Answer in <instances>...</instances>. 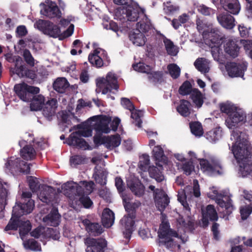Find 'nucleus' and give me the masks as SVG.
Segmentation results:
<instances>
[{
	"label": "nucleus",
	"mask_w": 252,
	"mask_h": 252,
	"mask_svg": "<svg viewBox=\"0 0 252 252\" xmlns=\"http://www.w3.org/2000/svg\"><path fill=\"white\" fill-rule=\"evenodd\" d=\"M244 134L236 129L233 131L231 139L235 140L232 151L239 165V173L246 177L252 172V146L243 137Z\"/></svg>",
	"instance_id": "1"
},
{
	"label": "nucleus",
	"mask_w": 252,
	"mask_h": 252,
	"mask_svg": "<svg viewBox=\"0 0 252 252\" xmlns=\"http://www.w3.org/2000/svg\"><path fill=\"white\" fill-rule=\"evenodd\" d=\"M14 89L21 99L24 101L31 102V110L38 111L43 108L45 101L44 96L41 94L33 95L39 92V88L23 83L15 85Z\"/></svg>",
	"instance_id": "2"
},
{
	"label": "nucleus",
	"mask_w": 252,
	"mask_h": 252,
	"mask_svg": "<svg viewBox=\"0 0 252 252\" xmlns=\"http://www.w3.org/2000/svg\"><path fill=\"white\" fill-rule=\"evenodd\" d=\"M115 4L122 5L115 10L114 18L122 22L126 21L135 22L140 16H144L140 8L133 3L132 0H113Z\"/></svg>",
	"instance_id": "3"
},
{
	"label": "nucleus",
	"mask_w": 252,
	"mask_h": 252,
	"mask_svg": "<svg viewBox=\"0 0 252 252\" xmlns=\"http://www.w3.org/2000/svg\"><path fill=\"white\" fill-rule=\"evenodd\" d=\"M21 216L18 214H14L12 211V216L8 222L7 225L5 226L4 230L8 231L9 230H16L19 228V233L22 240L24 236L28 234L31 229V225L29 220L23 221L20 219Z\"/></svg>",
	"instance_id": "4"
},
{
	"label": "nucleus",
	"mask_w": 252,
	"mask_h": 252,
	"mask_svg": "<svg viewBox=\"0 0 252 252\" xmlns=\"http://www.w3.org/2000/svg\"><path fill=\"white\" fill-rule=\"evenodd\" d=\"M97 88L101 90L102 94H105L112 90L118 91L119 85L116 75L111 72H108L105 78L99 77L96 79Z\"/></svg>",
	"instance_id": "5"
},
{
	"label": "nucleus",
	"mask_w": 252,
	"mask_h": 252,
	"mask_svg": "<svg viewBox=\"0 0 252 252\" xmlns=\"http://www.w3.org/2000/svg\"><path fill=\"white\" fill-rule=\"evenodd\" d=\"M201 170L210 176L221 175L223 173V168L221 163L218 160L209 161L206 159H199Z\"/></svg>",
	"instance_id": "6"
},
{
	"label": "nucleus",
	"mask_w": 252,
	"mask_h": 252,
	"mask_svg": "<svg viewBox=\"0 0 252 252\" xmlns=\"http://www.w3.org/2000/svg\"><path fill=\"white\" fill-rule=\"evenodd\" d=\"M6 170L11 173H23L29 174L30 172V164L22 160L20 158H16L13 160L11 158L8 159L5 164Z\"/></svg>",
	"instance_id": "7"
},
{
	"label": "nucleus",
	"mask_w": 252,
	"mask_h": 252,
	"mask_svg": "<svg viewBox=\"0 0 252 252\" xmlns=\"http://www.w3.org/2000/svg\"><path fill=\"white\" fill-rule=\"evenodd\" d=\"M28 183L30 189L33 192L37 194L38 198L43 202H47V187L41 184L36 178L30 176L28 177Z\"/></svg>",
	"instance_id": "8"
},
{
	"label": "nucleus",
	"mask_w": 252,
	"mask_h": 252,
	"mask_svg": "<svg viewBox=\"0 0 252 252\" xmlns=\"http://www.w3.org/2000/svg\"><path fill=\"white\" fill-rule=\"evenodd\" d=\"M208 196L211 199L215 200L220 207L225 208L223 218L226 220H228V216L232 213L234 209L231 199L229 198L226 201H224L222 198L221 194H219L216 190L209 192Z\"/></svg>",
	"instance_id": "9"
},
{
	"label": "nucleus",
	"mask_w": 252,
	"mask_h": 252,
	"mask_svg": "<svg viewBox=\"0 0 252 252\" xmlns=\"http://www.w3.org/2000/svg\"><path fill=\"white\" fill-rule=\"evenodd\" d=\"M84 243L87 246V252H104V249L107 245L105 239L101 238L95 239L88 237L85 239Z\"/></svg>",
	"instance_id": "10"
},
{
	"label": "nucleus",
	"mask_w": 252,
	"mask_h": 252,
	"mask_svg": "<svg viewBox=\"0 0 252 252\" xmlns=\"http://www.w3.org/2000/svg\"><path fill=\"white\" fill-rule=\"evenodd\" d=\"M219 219L218 213L213 205H208L205 210H202V218L201 226L206 228L209 224V221L214 222Z\"/></svg>",
	"instance_id": "11"
},
{
	"label": "nucleus",
	"mask_w": 252,
	"mask_h": 252,
	"mask_svg": "<svg viewBox=\"0 0 252 252\" xmlns=\"http://www.w3.org/2000/svg\"><path fill=\"white\" fill-rule=\"evenodd\" d=\"M247 68V65L244 63L228 62L225 65L228 75L232 78L243 77Z\"/></svg>",
	"instance_id": "12"
},
{
	"label": "nucleus",
	"mask_w": 252,
	"mask_h": 252,
	"mask_svg": "<svg viewBox=\"0 0 252 252\" xmlns=\"http://www.w3.org/2000/svg\"><path fill=\"white\" fill-rule=\"evenodd\" d=\"M15 62V72L19 77H26L31 79H34L36 77V75L34 70L29 69L21 64L22 62L21 58L18 57Z\"/></svg>",
	"instance_id": "13"
},
{
	"label": "nucleus",
	"mask_w": 252,
	"mask_h": 252,
	"mask_svg": "<svg viewBox=\"0 0 252 252\" xmlns=\"http://www.w3.org/2000/svg\"><path fill=\"white\" fill-rule=\"evenodd\" d=\"M135 217L127 215L124 216L120 220V224L125 228L123 235L126 239H130L134 230Z\"/></svg>",
	"instance_id": "14"
},
{
	"label": "nucleus",
	"mask_w": 252,
	"mask_h": 252,
	"mask_svg": "<svg viewBox=\"0 0 252 252\" xmlns=\"http://www.w3.org/2000/svg\"><path fill=\"white\" fill-rule=\"evenodd\" d=\"M203 38L208 40L210 46L212 47L219 46L222 43V37L218 29H212L210 31H204Z\"/></svg>",
	"instance_id": "15"
},
{
	"label": "nucleus",
	"mask_w": 252,
	"mask_h": 252,
	"mask_svg": "<svg viewBox=\"0 0 252 252\" xmlns=\"http://www.w3.org/2000/svg\"><path fill=\"white\" fill-rule=\"evenodd\" d=\"M169 222L167 220H162L158 231V236L160 239H167L169 237L178 238L177 232L170 228Z\"/></svg>",
	"instance_id": "16"
},
{
	"label": "nucleus",
	"mask_w": 252,
	"mask_h": 252,
	"mask_svg": "<svg viewBox=\"0 0 252 252\" xmlns=\"http://www.w3.org/2000/svg\"><path fill=\"white\" fill-rule=\"evenodd\" d=\"M34 207V201L29 199L27 202H25L22 204H17L13 208L14 214H18L20 216L31 213Z\"/></svg>",
	"instance_id": "17"
},
{
	"label": "nucleus",
	"mask_w": 252,
	"mask_h": 252,
	"mask_svg": "<svg viewBox=\"0 0 252 252\" xmlns=\"http://www.w3.org/2000/svg\"><path fill=\"white\" fill-rule=\"evenodd\" d=\"M62 17L61 10L56 2L48 0V19L53 20V21H57V23Z\"/></svg>",
	"instance_id": "18"
},
{
	"label": "nucleus",
	"mask_w": 252,
	"mask_h": 252,
	"mask_svg": "<svg viewBox=\"0 0 252 252\" xmlns=\"http://www.w3.org/2000/svg\"><path fill=\"white\" fill-rule=\"evenodd\" d=\"M123 203L127 215L136 217V210L141 203L139 202H132L131 198L127 195L123 196Z\"/></svg>",
	"instance_id": "19"
},
{
	"label": "nucleus",
	"mask_w": 252,
	"mask_h": 252,
	"mask_svg": "<svg viewBox=\"0 0 252 252\" xmlns=\"http://www.w3.org/2000/svg\"><path fill=\"white\" fill-rule=\"evenodd\" d=\"M82 222L86 230L94 236H98L103 232L102 227L98 223L92 222L88 219L83 220Z\"/></svg>",
	"instance_id": "20"
},
{
	"label": "nucleus",
	"mask_w": 252,
	"mask_h": 252,
	"mask_svg": "<svg viewBox=\"0 0 252 252\" xmlns=\"http://www.w3.org/2000/svg\"><path fill=\"white\" fill-rule=\"evenodd\" d=\"M246 116L245 114L237 112L235 110L229 117L226 119V123L230 128L235 126L240 122H245Z\"/></svg>",
	"instance_id": "21"
},
{
	"label": "nucleus",
	"mask_w": 252,
	"mask_h": 252,
	"mask_svg": "<svg viewBox=\"0 0 252 252\" xmlns=\"http://www.w3.org/2000/svg\"><path fill=\"white\" fill-rule=\"evenodd\" d=\"M111 121V118L106 116H103L101 119L94 125V129L96 133H108L110 131L109 124Z\"/></svg>",
	"instance_id": "22"
},
{
	"label": "nucleus",
	"mask_w": 252,
	"mask_h": 252,
	"mask_svg": "<svg viewBox=\"0 0 252 252\" xmlns=\"http://www.w3.org/2000/svg\"><path fill=\"white\" fill-rule=\"evenodd\" d=\"M129 38L132 43L136 46H141L145 44L146 38L139 29H135L129 34Z\"/></svg>",
	"instance_id": "23"
},
{
	"label": "nucleus",
	"mask_w": 252,
	"mask_h": 252,
	"mask_svg": "<svg viewBox=\"0 0 252 252\" xmlns=\"http://www.w3.org/2000/svg\"><path fill=\"white\" fill-rule=\"evenodd\" d=\"M224 49L226 54L235 58L238 55L240 48L235 41L229 39L224 45Z\"/></svg>",
	"instance_id": "24"
},
{
	"label": "nucleus",
	"mask_w": 252,
	"mask_h": 252,
	"mask_svg": "<svg viewBox=\"0 0 252 252\" xmlns=\"http://www.w3.org/2000/svg\"><path fill=\"white\" fill-rule=\"evenodd\" d=\"M217 19L220 24L227 29H232L235 26L234 18L228 14H221L217 16Z\"/></svg>",
	"instance_id": "25"
},
{
	"label": "nucleus",
	"mask_w": 252,
	"mask_h": 252,
	"mask_svg": "<svg viewBox=\"0 0 252 252\" xmlns=\"http://www.w3.org/2000/svg\"><path fill=\"white\" fill-rule=\"evenodd\" d=\"M115 216L113 212L109 208H106L103 211L101 221L104 227H110L114 222Z\"/></svg>",
	"instance_id": "26"
},
{
	"label": "nucleus",
	"mask_w": 252,
	"mask_h": 252,
	"mask_svg": "<svg viewBox=\"0 0 252 252\" xmlns=\"http://www.w3.org/2000/svg\"><path fill=\"white\" fill-rule=\"evenodd\" d=\"M189 98L197 108H201L204 103L203 95L198 89H193L192 93L189 94Z\"/></svg>",
	"instance_id": "27"
},
{
	"label": "nucleus",
	"mask_w": 252,
	"mask_h": 252,
	"mask_svg": "<svg viewBox=\"0 0 252 252\" xmlns=\"http://www.w3.org/2000/svg\"><path fill=\"white\" fill-rule=\"evenodd\" d=\"M69 145H73L79 148H85L87 143L83 138L78 136V132L72 133L67 139Z\"/></svg>",
	"instance_id": "28"
},
{
	"label": "nucleus",
	"mask_w": 252,
	"mask_h": 252,
	"mask_svg": "<svg viewBox=\"0 0 252 252\" xmlns=\"http://www.w3.org/2000/svg\"><path fill=\"white\" fill-rule=\"evenodd\" d=\"M69 86V84L68 81L64 77L58 78L53 84L54 89L61 94L65 93Z\"/></svg>",
	"instance_id": "29"
},
{
	"label": "nucleus",
	"mask_w": 252,
	"mask_h": 252,
	"mask_svg": "<svg viewBox=\"0 0 252 252\" xmlns=\"http://www.w3.org/2000/svg\"><path fill=\"white\" fill-rule=\"evenodd\" d=\"M100 48L94 50L93 53L90 54L88 57L89 62L96 67H100L103 65V59L98 55L100 53Z\"/></svg>",
	"instance_id": "30"
},
{
	"label": "nucleus",
	"mask_w": 252,
	"mask_h": 252,
	"mask_svg": "<svg viewBox=\"0 0 252 252\" xmlns=\"http://www.w3.org/2000/svg\"><path fill=\"white\" fill-rule=\"evenodd\" d=\"M158 166L160 168L153 165L149 166L147 170L151 178L155 179L158 182H161L164 178L162 172L163 167L162 165Z\"/></svg>",
	"instance_id": "31"
},
{
	"label": "nucleus",
	"mask_w": 252,
	"mask_h": 252,
	"mask_svg": "<svg viewBox=\"0 0 252 252\" xmlns=\"http://www.w3.org/2000/svg\"><path fill=\"white\" fill-rule=\"evenodd\" d=\"M190 102L186 99H181L180 104L177 107V112L182 116L187 117L190 114Z\"/></svg>",
	"instance_id": "32"
},
{
	"label": "nucleus",
	"mask_w": 252,
	"mask_h": 252,
	"mask_svg": "<svg viewBox=\"0 0 252 252\" xmlns=\"http://www.w3.org/2000/svg\"><path fill=\"white\" fill-rule=\"evenodd\" d=\"M127 185L130 190L136 196L141 197L144 194L145 187L140 182L131 181Z\"/></svg>",
	"instance_id": "33"
},
{
	"label": "nucleus",
	"mask_w": 252,
	"mask_h": 252,
	"mask_svg": "<svg viewBox=\"0 0 252 252\" xmlns=\"http://www.w3.org/2000/svg\"><path fill=\"white\" fill-rule=\"evenodd\" d=\"M61 216L59 213L58 209L53 207L50 214H48V225L56 227L58 226L61 221Z\"/></svg>",
	"instance_id": "34"
},
{
	"label": "nucleus",
	"mask_w": 252,
	"mask_h": 252,
	"mask_svg": "<svg viewBox=\"0 0 252 252\" xmlns=\"http://www.w3.org/2000/svg\"><path fill=\"white\" fill-rule=\"evenodd\" d=\"M106 148L108 149H112L118 147L121 142V137L120 135L117 133L110 136H107Z\"/></svg>",
	"instance_id": "35"
},
{
	"label": "nucleus",
	"mask_w": 252,
	"mask_h": 252,
	"mask_svg": "<svg viewBox=\"0 0 252 252\" xmlns=\"http://www.w3.org/2000/svg\"><path fill=\"white\" fill-rule=\"evenodd\" d=\"M222 135V128L220 127H215L206 133V138L211 142H214L220 139Z\"/></svg>",
	"instance_id": "36"
},
{
	"label": "nucleus",
	"mask_w": 252,
	"mask_h": 252,
	"mask_svg": "<svg viewBox=\"0 0 252 252\" xmlns=\"http://www.w3.org/2000/svg\"><path fill=\"white\" fill-rule=\"evenodd\" d=\"M21 157L25 160H32L35 158L36 152L31 145H26L20 151Z\"/></svg>",
	"instance_id": "37"
},
{
	"label": "nucleus",
	"mask_w": 252,
	"mask_h": 252,
	"mask_svg": "<svg viewBox=\"0 0 252 252\" xmlns=\"http://www.w3.org/2000/svg\"><path fill=\"white\" fill-rule=\"evenodd\" d=\"M55 23L48 20V35L54 38H57L61 35L60 28L58 25L59 22L54 21Z\"/></svg>",
	"instance_id": "38"
},
{
	"label": "nucleus",
	"mask_w": 252,
	"mask_h": 252,
	"mask_svg": "<svg viewBox=\"0 0 252 252\" xmlns=\"http://www.w3.org/2000/svg\"><path fill=\"white\" fill-rule=\"evenodd\" d=\"M153 155L156 161L165 162L167 158L164 155L163 149L160 146H155L153 150Z\"/></svg>",
	"instance_id": "39"
},
{
	"label": "nucleus",
	"mask_w": 252,
	"mask_h": 252,
	"mask_svg": "<svg viewBox=\"0 0 252 252\" xmlns=\"http://www.w3.org/2000/svg\"><path fill=\"white\" fill-rule=\"evenodd\" d=\"M223 7L225 10L233 15L238 14L240 10V5L237 0L234 2L224 3Z\"/></svg>",
	"instance_id": "40"
},
{
	"label": "nucleus",
	"mask_w": 252,
	"mask_h": 252,
	"mask_svg": "<svg viewBox=\"0 0 252 252\" xmlns=\"http://www.w3.org/2000/svg\"><path fill=\"white\" fill-rule=\"evenodd\" d=\"M58 118L61 121L63 124L67 125H70L71 124L70 119L73 117L75 118L74 113H71L69 111H62L58 113Z\"/></svg>",
	"instance_id": "41"
},
{
	"label": "nucleus",
	"mask_w": 252,
	"mask_h": 252,
	"mask_svg": "<svg viewBox=\"0 0 252 252\" xmlns=\"http://www.w3.org/2000/svg\"><path fill=\"white\" fill-rule=\"evenodd\" d=\"M189 19V16L186 13L179 16L178 18H174L172 21V26L175 30H178L182 24L186 23Z\"/></svg>",
	"instance_id": "42"
},
{
	"label": "nucleus",
	"mask_w": 252,
	"mask_h": 252,
	"mask_svg": "<svg viewBox=\"0 0 252 252\" xmlns=\"http://www.w3.org/2000/svg\"><path fill=\"white\" fill-rule=\"evenodd\" d=\"M194 65L198 71L201 72L207 73L209 71V68L206 63V59L203 58L196 59L194 63Z\"/></svg>",
	"instance_id": "43"
},
{
	"label": "nucleus",
	"mask_w": 252,
	"mask_h": 252,
	"mask_svg": "<svg viewBox=\"0 0 252 252\" xmlns=\"http://www.w3.org/2000/svg\"><path fill=\"white\" fill-rule=\"evenodd\" d=\"M189 127L191 133L196 136L199 137L203 135V128L200 122H194L190 123Z\"/></svg>",
	"instance_id": "44"
},
{
	"label": "nucleus",
	"mask_w": 252,
	"mask_h": 252,
	"mask_svg": "<svg viewBox=\"0 0 252 252\" xmlns=\"http://www.w3.org/2000/svg\"><path fill=\"white\" fill-rule=\"evenodd\" d=\"M148 78L149 81L155 84L161 83L163 81V73L162 71L150 72Z\"/></svg>",
	"instance_id": "45"
},
{
	"label": "nucleus",
	"mask_w": 252,
	"mask_h": 252,
	"mask_svg": "<svg viewBox=\"0 0 252 252\" xmlns=\"http://www.w3.org/2000/svg\"><path fill=\"white\" fill-rule=\"evenodd\" d=\"M76 183L74 182H67L62 186V189L64 193L70 197L72 194L75 193Z\"/></svg>",
	"instance_id": "46"
},
{
	"label": "nucleus",
	"mask_w": 252,
	"mask_h": 252,
	"mask_svg": "<svg viewBox=\"0 0 252 252\" xmlns=\"http://www.w3.org/2000/svg\"><path fill=\"white\" fill-rule=\"evenodd\" d=\"M23 240V245L26 249H29L34 251H41L40 245L34 239H31L28 241Z\"/></svg>",
	"instance_id": "47"
},
{
	"label": "nucleus",
	"mask_w": 252,
	"mask_h": 252,
	"mask_svg": "<svg viewBox=\"0 0 252 252\" xmlns=\"http://www.w3.org/2000/svg\"><path fill=\"white\" fill-rule=\"evenodd\" d=\"M192 91L193 89L190 82L188 80H186L180 87L178 92L182 95H189Z\"/></svg>",
	"instance_id": "48"
},
{
	"label": "nucleus",
	"mask_w": 252,
	"mask_h": 252,
	"mask_svg": "<svg viewBox=\"0 0 252 252\" xmlns=\"http://www.w3.org/2000/svg\"><path fill=\"white\" fill-rule=\"evenodd\" d=\"M163 42L168 54L170 56H176L178 53V51L176 49L173 42L167 38L164 39Z\"/></svg>",
	"instance_id": "49"
},
{
	"label": "nucleus",
	"mask_w": 252,
	"mask_h": 252,
	"mask_svg": "<svg viewBox=\"0 0 252 252\" xmlns=\"http://www.w3.org/2000/svg\"><path fill=\"white\" fill-rule=\"evenodd\" d=\"M240 213L243 220H246L252 213V204H246V205L241 206L240 209Z\"/></svg>",
	"instance_id": "50"
},
{
	"label": "nucleus",
	"mask_w": 252,
	"mask_h": 252,
	"mask_svg": "<svg viewBox=\"0 0 252 252\" xmlns=\"http://www.w3.org/2000/svg\"><path fill=\"white\" fill-rule=\"evenodd\" d=\"M57 106L58 102L56 98L48 100V121H50V117L56 114Z\"/></svg>",
	"instance_id": "51"
},
{
	"label": "nucleus",
	"mask_w": 252,
	"mask_h": 252,
	"mask_svg": "<svg viewBox=\"0 0 252 252\" xmlns=\"http://www.w3.org/2000/svg\"><path fill=\"white\" fill-rule=\"evenodd\" d=\"M150 157L147 154H143L140 157L139 167L143 171H146L149 168L150 164Z\"/></svg>",
	"instance_id": "52"
},
{
	"label": "nucleus",
	"mask_w": 252,
	"mask_h": 252,
	"mask_svg": "<svg viewBox=\"0 0 252 252\" xmlns=\"http://www.w3.org/2000/svg\"><path fill=\"white\" fill-rule=\"evenodd\" d=\"M167 69L170 75L173 79H177L180 76L181 70L176 64H169L167 66Z\"/></svg>",
	"instance_id": "53"
},
{
	"label": "nucleus",
	"mask_w": 252,
	"mask_h": 252,
	"mask_svg": "<svg viewBox=\"0 0 252 252\" xmlns=\"http://www.w3.org/2000/svg\"><path fill=\"white\" fill-rule=\"evenodd\" d=\"M93 177L97 184L101 186H104L106 184V176L103 171H100L95 172L93 175Z\"/></svg>",
	"instance_id": "54"
},
{
	"label": "nucleus",
	"mask_w": 252,
	"mask_h": 252,
	"mask_svg": "<svg viewBox=\"0 0 252 252\" xmlns=\"http://www.w3.org/2000/svg\"><path fill=\"white\" fill-rule=\"evenodd\" d=\"M133 69L142 73H146L149 74L151 72V68L150 65H147L142 63H139L134 64L132 65Z\"/></svg>",
	"instance_id": "55"
},
{
	"label": "nucleus",
	"mask_w": 252,
	"mask_h": 252,
	"mask_svg": "<svg viewBox=\"0 0 252 252\" xmlns=\"http://www.w3.org/2000/svg\"><path fill=\"white\" fill-rule=\"evenodd\" d=\"M220 107L221 112L226 114L228 117L236 110L235 107L229 103H220Z\"/></svg>",
	"instance_id": "56"
},
{
	"label": "nucleus",
	"mask_w": 252,
	"mask_h": 252,
	"mask_svg": "<svg viewBox=\"0 0 252 252\" xmlns=\"http://www.w3.org/2000/svg\"><path fill=\"white\" fill-rule=\"evenodd\" d=\"M197 11L204 16H210L215 13V10L206 6L204 4H201L197 7Z\"/></svg>",
	"instance_id": "57"
},
{
	"label": "nucleus",
	"mask_w": 252,
	"mask_h": 252,
	"mask_svg": "<svg viewBox=\"0 0 252 252\" xmlns=\"http://www.w3.org/2000/svg\"><path fill=\"white\" fill-rule=\"evenodd\" d=\"M107 136H102V134L99 133H96V134L93 137L94 143L95 145V148H97L99 146L103 144L106 147V141L105 138Z\"/></svg>",
	"instance_id": "58"
},
{
	"label": "nucleus",
	"mask_w": 252,
	"mask_h": 252,
	"mask_svg": "<svg viewBox=\"0 0 252 252\" xmlns=\"http://www.w3.org/2000/svg\"><path fill=\"white\" fill-rule=\"evenodd\" d=\"M182 169L184 173L187 175H189L194 169V166L192 161H187L183 163L182 166Z\"/></svg>",
	"instance_id": "59"
},
{
	"label": "nucleus",
	"mask_w": 252,
	"mask_h": 252,
	"mask_svg": "<svg viewBox=\"0 0 252 252\" xmlns=\"http://www.w3.org/2000/svg\"><path fill=\"white\" fill-rule=\"evenodd\" d=\"M89 194L81 196L79 198V201L83 206L86 209L90 208L93 205V202L88 196Z\"/></svg>",
	"instance_id": "60"
},
{
	"label": "nucleus",
	"mask_w": 252,
	"mask_h": 252,
	"mask_svg": "<svg viewBox=\"0 0 252 252\" xmlns=\"http://www.w3.org/2000/svg\"><path fill=\"white\" fill-rule=\"evenodd\" d=\"M34 26L43 33L47 34V22L46 21L39 19L34 23Z\"/></svg>",
	"instance_id": "61"
},
{
	"label": "nucleus",
	"mask_w": 252,
	"mask_h": 252,
	"mask_svg": "<svg viewBox=\"0 0 252 252\" xmlns=\"http://www.w3.org/2000/svg\"><path fill=\"white\" fill-rule=\"evenodd\" d=\"M152 25L150 22L140 21L137 23V29H139L141 32L146 33L151 29Z\"/></svg>",
	"instance_id": "62"
},
{
	"label": "nucleus",
	"mask_w": 252,
	"mask_h": 252,
	"mask_svg": "<svg viewBox=\"0 0 252 252\" xmlns=\"http://www.w3.org/2000/svg\"><path fill=\"white\" fill-rule=\"evenodd\" d=\"M179 7L173 4L171 2H167L164 7L165 12L167 14H173L178 11Z\"/></svg>",
	"instance_id": "63"
},
{
	"label": "nucleus",
	"mask_w": 252,
	"mask_h": 252,
	"mask_svg": "<svg viewBox=\"0 0 252 252\" xmlns=\"http://www.w3.org/2000/svg\"><path fill=\"white\" fill-rule=\"evenodd\" d=\"M156 203L159 210H164L169 203V198L166 195L160 199H157Z\"/></svg>",
	"instance_id": "64"
}]
</instances>
